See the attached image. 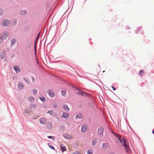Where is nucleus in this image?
<instances>
[{
    "mask_svg": "<svg viewBox=\"0 0 154 154\" xmlns=\"http://www.w3.org/2000/svg\"><path fill=\"white\" fill-rule=\"evenodd\" d=\"M113 134L115 135L118 139L119 140L120 142L121 143L122 145L125 146V149L126 152H130V148L128 144L127 143V141L123 137L119 136L117 135L114 132H112Z\"/></svg>",
    "mask_w": 154,
    "mask_h": 154,
    "instance_id": "f257e3e1",
    "label": "nucleus"
},
{
    "mask_svg": "<svg viewBox=\"0 0 154 154\" xmlns=\"http://www.w3.org/2000/svg\"><path fill=\"white\" fill-rule=\"evenodd\" d=\"M2 24L3 26L6 27L10 25V22L7 19H4L2 20Z\"/></svg>",
    "mask_w": 154,
    "mask_h": 154,
    "instance_id": "f03ea898",
    "label": "nucleus"
},
{
    "mask_svg": "<svg viewBox=\"0 0 154 154\" xmlns=\"http://www.w3.org/2000/svg\"><path fill=\"white\" fill-rule=\"evenodd\" d=\"M103 128L102 127H100L98 131V134L99 136L100 137H102L103 135Z\"/></svg>",
    "mask_w": 154,
    "mask_h": 154,
    "instance_id": "7ed1b4c3",
    "label": "nucleus"
},
{
    "mask_svg": "<svg viewBox=\"0 0 154 154\" xmlns=\"http://www.w3.org/2000/svg\"><path fill=\"white\" fill-rule=\"evenodd\" d=\"M47 93L49 97L51 98L54 97L55 96L54 93L52 90H48L47 91Z\"/></svg>",
    "mask_w": 154,
    "mask_h": 154,
    "instance_id": "20e7f679",
    "label": "nucleus"
},
{
    "mask_svg": "<svg viewBox=\"0 0 154 154\" xmlns=\"http://www.w3.org/2000/svg\"><path fill=\"white\" fill-rule=\"evenodd\" d=\"M88 129V127L87 126L84 125L81 128L82 132L83 133L85 132Z\"/></svg>",
    "mask_w": 154,
    "mask_h": 154,
    "instance_id": "39448f33",
    "label": "nucleus"
},
{
    "mask_svg": "<svg viewBox=\"0 0 154 154\" xmlns=\"http://www.w3.org/2000/svg\"><path fill=\"white\" fill-rule=\"evenodd\" d=\"M39 121L41 124L45 125L46 123V119L43 118H40Z\"/></svg>",
    "mask_w": 154,
    "mask_h": 154,
    "instance_id": "423d86ee",
    "label": "nucleus"
},
{
    "mask_svg": "<svg viewBox=\"0 0 154 154\" xmlns=\"http://www.w3.org/2000/svg\"><path fill=\"white\" fill-rule=\"evenodd\" d=\"M8 36V33L7 32H4L2 34V38L4 39H5Z\"/></svg>",
    "mask_w": 154,
    "mask_h": 154,
    "instance_id": "0eeeda50",
    "label": "nucleus"
},
{
    "mask_svg": "<svg viewBox=\"0 0 154 154\" xmlns=\"http://www.w3.org/2000/svg\"><path fill=\"white\" fill-rule=\"evenodd\" d=\"M98 139L96 138H93L92 142V146H95L97 143Z\"/></svg>",
    "mask_w": 154,
    "mask_h": 154,
    "instance_id": "6e6552de",
    "label": "nucleus"
},
{
    "mask_svg": "<svg viewBox=\"0 0 154 154\" xmlns=\"http://www.w3.org/2000/svg\"><path fill=\"white\" fill-rule=\"evenodd\" d=\"M18 88L20 90H22L23 88V85L22 82H19L18 85Z\"/></svg>",
    "mask_w": 154,
    "mask_h": 154,
    "instance_id": "1a4fd4ad",
    "label": "nucleus"
},
{
    "mask_svg": "<svg viewBox=\"0 0 154 154\" xmlns=\"http://www.w3.org/2000/svg\"><path fill=\"white\" fill-rule=\"evenodd\" d=\"M14 69L17 72H19L20 71V68L17 66H14Z\"/></svg>",
    "mask_w": 154,
    "mask_h": 154,
    "instance_id": "9d476101",
    "label": "nucleus"
},
{
    "mask_svg": "<svg viewBox=\"0 0 154 154\" xmlns=\"http://www.w3.org/2000/svg\"><path fill=\"white\" fill-rule=\"evenodd\" d=\"M63 135L65 138L67 139H70L72 138L71 136L70 135L66 134H64Z\"/></svg>",
    "mask_w": 154,
    "mask_h": 154,
    "instance_id": "9b49d317",
    "label": "nucleus"
},
{
    "mask_svg": "<svg viewBox=\"0 0 154 154\" xmlns=\"http://www.w3.org/2000/svg\"><path fill=\"white\" fill-rule=\"evenodd\" d=\"M52 127L51 122H48L47 124V128L48 129H51Z\"/></svg>",
    "mask_w": 154,
    "mask_h": 154,
    "instance_id": "f8f14e48",
    "label": "nucleus"
},
{
    "mask_svg": "<svg viewBox=\"0 0 154 154\" xmlns=\"http://www.w3.org/2000/svg\"><path fill=\"white\" fill-rule=\"evenodd\" d=\"M62 117L64 118H67L69 117V115L65 113H63L62 116Z\"/></svg>",
    "mask_w": 154,
    "mask_h": 154,
    "instance_id": "ddd939ff",
    "label": "nucleus"
},
{
    "mask_svg": "<svg viewBox=\"0 0 154 154\" xmlns=\"http://www.w3.org/2000/svg\"><path fill=\"white\" fill-rule=\"evenodd\" d=\"M0 57L1 59H3L5 57V52L3 51L0 54Z\"/></svg>",
    "mask_w": 154,
    "mask_h": 154,
    "instance_id": "4468645a",
    "label": "nucleus"
},
{
    "mask_svg": "<svg viewBox=\"0 0 154 154\" xmlns=\"http://www.w3.org/2000/svg\"><path fill=\"white\" fill-rule=\"evenodd\" d=\"M24 111L25 113H26L29 114L31 112V109L29 108H25L24 109Z\"/></svg>",
    "mask_w": 154,
    "mask_h": 154,
    "instance_id": "2eb2a0df",
    "label": "nucleus"
},
{
    "mask_svg": "<svg viewBox=\"0 0 154 154\" xmlns=\"http://www.w3.org/2000/svg\"><path fill=\"white\" fill-rule=\"evenodd\" d=\"M108 146V145L107 143H104L102 146V149L103 150H105L107 148Z\"/></svg>",
    "mask_w": 154,
    "mask_h": 154,
    "instance_id": "dca6fc26",
    "label": "nucleus"
},
{
    "mask_svg": "<svg viewBox=\"0 0 154 154\" xmlns=\"http://www.w3.org/2000/svg\"><path fill=\"white\" fill-rule=\"evenodd\" d=\"M63 109L67 111H68L69 110V109L66 105H64L63 106Z\"/></svg>",
    "mask_w": 154,
    "mask_h": 154,
    "instance_id": "f3484780",
    "label": "nucleus"
},
{
    "mask_svg": "<svg viewBox=\"0 0 154 154\" xmlns=\"http://www.w3.org/2000/svg\"><path fill=\"white\" fill-rule=\"evenodd\" d=\"M28 100L30 102H32L34 101L35 99L33 97L31 96L28 98Z\"/></svg>",
    "mask_w": 154,
    "mask_h": 154,
    "instance_id": "a211bd4d",
    "label": "nucleus"
},
{
    "mask_svg": "<svg viewBox=\"0 0 154 154\" xmlns=\"http://www.w3.org/2000/svg\"><path fill=\"white\" fill-rule=\"evenodd\" d=\"M83 116L81 114H77L75 117L76 118H78L79 119H82L83 118Z\"/></svg>",
    "mask_w": 154,
    "mask_h": 154,
    "instance_id": "6ab92c4d",
    "label": "nucleus"
},
{
    "mask_svg": "<svg viewBox=\"0 0 154 154\" xmlns=\"http://www.w3.org/2000/svg\"><path fill=\"white\" fill-rule=\"evenodd\" d=\"M62 95L63 96H65L66 95V91L65 89L62 90L61 91Z\"/></svg>",
    "mask_w": 154,
    "mask_h": 154,
    "instance_id": "aec40b11",
    "label": "nucleus"
},
{
    "mask_svg": "<svg viewBox=\"0 0 154 154\" xmlns=\"http://www.w3.org/2000/svg\"><path fill=\"white\" fill-rule=\"evenodd\" d=\"M78 94L79 95H84V94H86V93L83 92L82 91H79L77 92Z\"/></svg>",
    "mask_w": 154,
    "mask_h": 154,
    "instance_id": "412c9836",
    "label": "nucleus"
},
{
    "mask_svg": "<svg viewBox=\"0 0 154 154\" xmlns=\"http://www.w3.org/2000/svg\"><path fill=\"white\" fill-rule=\"evenodd\" d=\"M93 150L92 149L88 150L87 151V154H93Z\"/></svg>",
    "mask_w": 154,
    "mask_h": 154,
    "instance_id": "4be33fe9",
    "label": "nucleus"
},
{
    "mask_svg": "<svg viewBox=\"0 0 154 154\" xmlns=\"http://www.w3.org/2000/svg\"><path fill=\"white\" fill-rule=\"evenodd\" d=\"M26 13V11H20V14L22 15H23Z\"/></svg>",
    "mask_w": 154,
    "mask_h": 154,
    "instance_id": "5701e85b",
    "label": "nucleus"
},
{
    "mask_svg": "<svg viewBox=\"0 0 154 154\" xmlns=\"http://www.w3.org/2000/svg\"><path fill=\"white\" fill-rule=\"evenodd\" d=\"M61 149L63 152H64L66 151V149L65 147L64 146H61Z\"/></svg>",
    "mask_w": 154,
    "mask_h": 154,
    "instance_id": "b1692460",
    "label": "nucleus"
},
{
    "mask_svg": "<svg viewBox=\"0 0 154 154\" xmlns=\"http://www.w3.org/2000/svg\"><path fill=\"white\" fill-rule=\"evenodd\" d=\"M17 23V20H14L12 22V24L13 25H15Z\"/></svg>",
    "mask_w": 154,
    "mask_h": 154,
    "instance_id": "393cba45",
    "label": "nucleus"
},
{
    "mask_svg": "<svg viewBox=\"0 0 154 154\" xmlns=\"http://www.w3.org/2000/svg\"><path fill=\"white\" fill-rule=\"evenodd\" d=\"M16 40L14 39H12L11 40V44L13 45L15 42Z\"/></svg>",
    "mask_w": 154,
    "mask_h": 154,
    "instance_id": "a878e982",
    "label": "nucleus"
},
{
    "mask_svg": "<svg viewBox=\"0 0 154 154\" xmlns=\"http://www.w3.org/2000/svg\"><path fill=\"white\" fill-rule=\"evenodd\" d=\"M32 92L34 94H36L37 93V91L36 89H34L32 90Z\"/></svg>",
    "mask_w": 154,
    "mask_h": 154,
    "instance_id": "bb28decb",
    "label": "nucleus"
},
{
    "mask_svg": "<svg viewBox=\"0 0 154 154\" xmlns=\"http://www.w3.org/2000/svg\"><path fill=\"white\" fill-rule=\"evenodd\" d=\"M40 99L43 102H45V99L44 97H42L40 98Z\"/></svg>",
    "mask_w": 154,
    "mask_h": 154,
    "instance_id": "cd10ccee",
    "label": "nucleus"
},
{
    "mask_svg": "<svg viewBox=\"0 0 154 154\" xmlns=\"http://www.w3.org/2000/svg\"><path fill=\"white\" fill-rule=\"evenodd\" d=\"M47 113L50 114L51 115H52L53 114V111L52 110H50L48 111Z\"/></svg>",
    "mask_w": 154,
    "mask_h": 154,
    "instance_id": "c85d7f7f",
    "label": "nucleus"
},
{
    "mask_svg": "<svg viewBox=\"0 0 154 154\" xmlns=\"http://www.w3.org/2000/svg\"><path fill=\"white\" fill-rule=\"evenodd\" d=\"M72 154H80V152L78 151H75Z\"/></svg>",
    "mask_w": 154,
    "mask_h": 154,
    "instance_id": "c756f323",
    "label": "nucleus"
},
{
    "mask_svg": "<svg viewBox=\"0 0 154 154\" xmlns=\"http://www.w3.org/2000/svg\"><path fill=\"white\" fill-rule=\"evenodd\" d=\"M144 73V71L143 70H141L139 71V73L140 74V75H142V73Z\"/></svg>",
    "mask_w": 154,
    "mask_h": 154,
    "instance_id": "7c9ffc66",
    "label": "nucleus"
},
{
    "mask_svg": "<svg viewBox=\"0 0 154 154\" xmlns=\"http://www.w3.org/2000/svg\"><path fill=\"white\" fill-rule=\"evenodd\" d=\"M3 14V11L2 10L0 9V16H1Z\"/></svg>",
    "mask_w": 154,
    "mask_h": 154,
    "instance_id": "2f4dec72",
    "label": "nucleus"
},
{
    "mask_svg": "<svg viewBox=\"0 0 154 154\" xmlns=\"http://www.w3.org/2000/svg\"><path fill=\"white\" fill-rule=\"evenodd\" d=\"M48 138H51L53 139V140H54V137H53L52 136H49L48 137Z\"/></svg>",
    "mask_w": 154,
    "mask_h": 154,
    "instance_id": "473e14b6",
    "label": "nucleus"
},
{
    "mask_svg": "<svg viewBox=\"0 0 154 154\" xmlns=\"http://www.w3.org/2000/svg\"><path fill=\"white\" fill-rule=\"evenodd\" d=\"M24 80H26L27 82L29 83V81L28 80L27 78H25L24 79Z\"/></svg>",
    "mask_w": 154,
    "mask_h": 154,
    "instance_id": "72a5a7b5",
    "label": "nucleus"
},
{
    "mask_svg": "<svg viewBox=\"0 0 154 154\" xmlns=\"http://www.w3.org/2000/svg\"><path fill=\"white\" fill-rule=\"evenodd\" d=\"M49 147L51 148L52 149L54 150V148L53 146H51L49 145Z\"/></svg>",
    "mask_w": 154,
    "mask_h": 154,
    "instance_id": "f704fd0d",
    "label": "nucleus"
},
{
    "mask_svg": "<svg viewBox=\"0 0 154 154\" xmlns=\"http://www.w3.org/2000/svg\"><path fill=\"white\" fill-rule=\"evenodd\" d=\"M53 106L54 107H57L58 106L57 105V104H53Z\"/></svg>",
    "mask_w": 154,
    "mask_h": 154,
    "instance_id": "c9c22d12",
    "label": "nucleus"
},
{
    "mask_svg": "<svg viewBox=\"0 0 154 154\" xmlns=\"http://www.w3.org/2000/svg\"><path fill=\"white\" fill-rule=\"evenodd\" d=\"M140 30V29H137L136 30V32H138Z\"/></svg>",
    "mask_w": 154,
    "mask_h": 154,
    "instance_id": "e433bc0d",
    "label": "nucleus"
},
{
    "mask_svg": "<svg viewBox=\"0 0 154 154\" xmlns=\"http://www.w3.org/2000/svg\"><path fill=\"white\" fill-rule=\"evenodd\" d=\"M112 88H113V90H115L116 89L112 86Z\"/></svg>",
    "mask_w": 154,
    "mask_h": 154,
    "instance_id": "4c0bfd02",
    "label": "nucleus"
},
{
    "mask_svg": "<svg viewBox=\"0 0 154 154\" xmlns=\"http://www.w3.org/2000/svg\"><path fill=\"white\" fill-rule=\"evenodd\" d=\"M39 34L38 35L36 39H38V36H39ZM36 41L35 42V44L36 43Z\"/></svg>",
    "mask_w": 154,
    "mask_h": 154,
    "instance_id": "58836bf2",
    "label": "nucleus"
},
{
    "mask_svg": "<svg viewBox=\"0 0 154 154\" xmlns=\"http://www.w3.org/2000/svg\"><path fill=\"white\" fill-rule=\"evenodd\" d=\"M152 133H153V134H154V128L153 131H152Z\"/></svg>",
    "mask_w": 154,
    "mask_h": 154,
    "instance_id": "ea45409f",
    "label": "nucleus"
},
{
    "mask_svg": "<svg viewBox=\"0 0 154 154\" xmlns=\"http://www.w3.org/2000/svg\"><path fill=\"white\" fill-rule=\"evenodd\" d=\"M35 50L36 51V49H35Z\"/></svg>",
    "mask_w": 154,
    "mask_h": 154,
    "instance_id": "a19ab883",
    "label": "nucleus"
},
{
    "mask_svg": "<svg viewBox=\"0 0 154 154\" xmlns=\"http://www.w3.org/2000/svg\"><path fill=\"white\" fill-rule=\"evenodd\" d=\"M32 77V79L34 80V78L33 77Z\"/></svg>",
    "mask_w": 154,
    "mask_h": 154,
    "instance_id": "79ce46f5",
    "label": "nucleus"
},
{
    "mask_svg": "<svg viewBox=\"0 0 154 154\" xmlns=\"http://www.w3.org/2000/svg\"><path fill=\"white\" fill-rule=\"evenodd\" d=\"M105 72V71H103V72Z\"/></svg>",
    "mask_w": 154,
    "mask_h": 154,
    "instance_id": "37998d69",
    "label": "nucleus"
}]
</instances>
